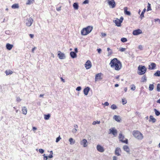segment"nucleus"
<instances>
[{
    "mask_svg": "<svg viewBox=\"0 0 160 160\" xmlns=\"http://www.w3.org/2000/svg\"><path fill=\"white\" fill-rule=\"evenodd\" d=\"M110 64L111 68H114L116 70H119L122 68L121 62L116 58H114L112 60Z\"/></svg>",
    "mask_w": 160,
    "mask_h": 160,
    "instance_id": "f257e3e1",
    "label": "nucleus"
},
{
    "mask_svg": "<svg viewBox=\"0 0 160 160\" xmlns=\"http://www.w3.org/2000/svg\"><path fill=\"white\" fill-rule=\"evenodd\" d=\"M93 28L91 26H88L83 28L81 31V34L83 35H86L90 33L92 29Z\"/></svg>",
    "mask_w": 160,
    "mask_h": 160,
    "instance_id": "f03ea898",
    "label": "nucleus"
},
{
    "mask_svg": "<svg viewBox=\"0 0 160 160\" xmlns=\"http://www.w3.org/2000/svg\"><path fill=\"white\" fill-rule=\"evenodd\" d=\"M132 135L137 139L141 140L143 138L142 134L139 131L135 130L132 132Z\"/></svg>",
    "mask_w": 160,
    "mask_h": 160,
    "instance_id": "7ed1b4c3",
    "label": "nucleus"
},
{
    "mask_svg": "<svg viewBox=\"0 0 160 160\" xmlns=\"http://www.w3.org/2000/svg\"><path fill=\"white\" fill-rule=\"evenodd\" d=\"M138 70L139 71L138 73L139 75H142L145 73L146 71V68L144 66L140 65L138 67Z\"/></svg>",
    "mask_w": 160,
    "mask_h": 160,
    "instance_id": "20e7f679",
    "label": "nucleus"
},
{
    "mask_svg": "<svg viewBox=\"0 0 160 160\" xmlns=\"http://www.w3.org/2000/svg\"><path fill=\"white\" fill-rule=\"evenodd\" d=\"M33 20L31 18H27L25 20V22L27 26L30 27L31 26Z\"/></svg>",
    "mask_w": 160,
    "mask_h": 160,
    "instance_id": "39448f33",
    "label": "nucleus"
},
{
    "mask_svg": "<svg viewBox=\"0 0 160 160\" xmlns=\"http://www.w3.org/2000/svg\"><path fill=\"white\" fill-rule=\"evenodd\" d=\"M107 3L110 8H114L116 6V3L114 0H107Z\"/></svg>",
    "mask_w": 160,
    "mask_h": 160,
    "instance_id": "423d86ee",
    "label": "nucleus"
},
{
    "mask_svg": "<svg viewBox=\"0 0 160 160\" xmlns=\"http://www.w3.org/2000/svg\"><path fill=\"white\" fill-rule=\"evenodd\" d=\"M119 140L122 142L125 143L126 144H127L128 143V139H126L125 140H123L124 138V136L122 135V133H119Z\"/></svg>",
    "mask_w": 160,
    "mask_h": 160,
    "instance_id": "0eeeda50",
    "label": "nucleus"
},
{
    "mask_svg": "<svg viewBox=\"0 0 160 160\" xmlns=\"http://www.w3.org/2000/svg\"><path fill=\"white\" fill-rule=\"evenodd\" d=\"M88 142L87 140L84 139L80 141V144L82 146L84 147H86L88 145Z\"/></svg>",
    "mask_w": 160,
    "mask_h": 160,
    "instance_id": "6e6552de",
    "label": "nucleus"
},
{
    "mask_svg": "<svg viewBox=\"0 0 160 160\" xmlns=\"http://www.w3.org/2000/svg\"><path fill=\"white\" fill-rule=\"evenodd\" d=\"M58 56L60 59H64L66 58L65 54L64 53L61 52L60 51H58Z\"/></svg>",
    "mask_w": 160,
    "mask_h": 160,
    "instance_id": "1a4fd4ad",
    "label": "nucleus"
},
{
    "mask_svg": "<svg viewBox=\"0 0 160 160\" xmlns=\"http://www.w3.org/2000/svg\"><path fill=\"white\" fill-rule=\"evenodd\" d=\"M102 74V73H100L96 75L95 78V82H96L98 80H101L102 79V78L101 77Z\"/></svg>",
    "mask_w": 160,
    "mask_h": 160,
    "instance_id": "9d476101",
    "label": "nucleus"
},
{
    "mask_svg": "<svg viewBox=\"0 0 160 160\" xmlns=\"http://www.w3.org/2000/svg\"><path fill=\"white\" fill-rule=\"evenodd\" d=\"M85 67L86 69H89L90 68L92 64L91 62L89 60H88L86 62L85 64Z\"/></svg>",
    "mask_w": 160,
    "mask_h": 160,
    "instance_id": "9b49d317",
    "label": "nucleus"
},
{
    "mask_svg": "<svg viewBox=\"0 0 160 160\" xmlns=\"http://www.w3.org/2000/svg\"><path fill=\"white\" fill-rule=\"evenodd\" d=\"M97 150L100 152H103L104 151V148L100 145H98L97 146Z\"/></svg>",
    "mask_w": 160,
    "mask_h": 160,
    "instance_id": "f8f14e48",
    "label": "nucleus"
},
{
    "mask_svg": "<svg viewBox=\"0 0 160 160\" xmlns=\"http://www.w3.org/2000/svg\"><path fill=\"white\" fill-rule=\"evenodd\" d=\"M110 133H112L114 136H115L117 133V131L114 128H111L109 129Z\"/></svg>",
    "mask_w": 160,
    "mask_h": 160,
    "instance_id": "ddd939ff",
    "label": "nucleus"
},
{
    "mask_svg": "<svg viewBox=\"0 0 160 160\" xmlns=\"http://www.w3.org/2000/svg\"><path fill=\"white\" fill-rule=\"evenodd\" d=\"M113 22L115 23L116 25L118 27H120L121 26V23L122 22V21H121L118 18H116Z\"/></svg>",
    "mask_w": 160,
    "mask_h": 160,
    "instance_id": "4468645a",
    "label": "nucleus"
},
{
    "mask_svg": "<svg viewBox=\"0 0 160 160\" xmlns=\"http://www.w3.org/2000/svg\"><path fill=\"white\" fill-rule=\"evenodd\" d=\"M156 65L154 63L152 62L148 66V69L149 70H153L155 69Z\"/></svg>",
    "mask_w": 160,
    "mask_h": 160,
    "instance_id": "2eb2a0df",
    "label": "nucleus"
},
{
    "mask_svg": "<svg viewBox=\"0 0 160 160\" xmlns=\"http://www.w3.org/2000/svg\"><path fill=\"white\" fill-rule=\"evenodd\" d=\"M142 32L141 30L138 29L133 31L132 34L134 35H137L139 34H141Z\"/></svg>",
    "mask_w": 160,
    "mask_h": 160,
    "instance_id": "dca6fc26",
    "label": "nucleus"
},
{
    "mask_svg": "<svg viewBox=\"0 0 160 160\" xmlns=\"http://www.w3.org/2000/svg\"><path fill=\"white\" fill-rule=\"evenodd\" d=\"M121 152V150L120 148H117L115 150V154L117 156L120 155V153Z\"/></svg>",
    "mask_w": 160,
    "mask_h": 160,
    "instance_id": "f3484780",
    "label": "nucleus"
},
{
    "mask_svg": "<svg viewBox=\"0 0 160 160\" xmlns=\"http://www.w3.org/2000/svg\"><path fill=\"white\" fill-rule=\"evenodd\" d=\"M113 119L118 122H120L121 119L119 116L114 115L113 116Z\"/></svg>",
    "mask_w": 160,
    "mask_h": 160,
    "instance_id": "a211bd4d",
    "label": "nucleus"
},
{
    "mask_svg": "<svg viewBox=\"0 0 160 160\" xmlns=\"http://www.w3.org/2000/svg\"><path fill=\"white\" fill-rule=\"evenodd\" d=\"M128 8L127 7H125L124 8V13L125 14L128 15V16H130L131 15V12L128 11H127Z\"/></svg>",
    "mask_w": 160,
    "mask_h": 160,
    "instance_id": "6ab92c4d",
    "label": "nucleus"
},
{
    "mask_svg": "<svg viewBox=\"0 0 160 160\" xmlns=\"http://www.w3.org/2000/svg\"><path fill=\"white\" fill-rule=\"evenodd\" d=\"M13 46V45L10 44L9 43H7L6 45V48L9 50H11Z\"/></svg>",
    "mask_w": 160,
    "mask_h": 160,
    "instance_id": "aec40b11",
    "label": "nucleus"
},
{
    "mask_svg": "<svg viewBox=\"0 0 160 160\" xmlns=\"http://www.w3.org/2000/svg\"><path fill=\"white\" fill-rule=\"evenodd\" d=\"M89 90L90 88L88 87H87L84 89L83 92L85 95H87L88 94Z\"/></svg>",
    "mask_w": 160,
    "mask_h": 160,
    "instance_id": "412c9836",
    "label": "nucleus"
},
{
    "mask_svg": "<svg viewBox=\"0 0 160 160\" xmlns=\"http://www.w3.org/2000/svg\"><path fill=\"white\" fill-rule=\"evenodd\" d=\"M123 148L124 150L126 152H127L129 153L130 152V149L129 147L126 145H124L123 147Z\"/></svg>",
    "mask_w": 160,
    "mask_h": 160,
    "instance_id": "4be33fe9",
    "label": "nucleus"
},
{
    "mask_svg": "<svg viewBox=\"0 0 160 160\" xmlns=\"http://www.w3.org/2000/svg\"><path fill=\"white\" fill-rule=\"evenodd\" d=\"M22 113L24 115H26L27 113V109L25 107H23L22 108Z\"/></svg>",
    "mask_w": 160,
    "mask_h": 160,
    "instance_id": "5701e85b",
    "label": "nucleus"
},
{
    "mask_svg": "<svg viewBox=\"0 0 160 160\" xmlns=\"http://www.w3.org/2000/svg\"><path fill=\"white\" fill-rule=\"evenodd\" d=\"M70 55L73 58H76L77 56V54L74 52H70Z\"/></svg>",
    "mask_w": 160,
    "mask_h": 160,
    "instance_id": "b1692460",
    "label": "nucleus"
},
{
    "mask_svg": "<svg viewBox=\"0 0 160 160\" xmlns=\"http://www.w3.org/2000/svg\"><path fill=\"white\" fill-rule=\"evenodd\" d=\"M73 6L75 10H78V9L79 6L77 3H74L73 4Z\"/></svg>",
    "mask_w": 160,
    "mask_h": 160,
    "instance_id": "393cba45",
    "label": "nucleus"
},
{
    "mask_svg": "<svg viewBox=\"0 0 160 160\" xmlns=\"http://www.w3.org/2000/svg\"><path fill=\"white\" fill-rule=\"evenodd\" d=\"M152 121V122L154 123L156 122V120L154 118L153 116L151 115L150 116L149 121Z\"/></svg>",
    "mask_w": 160,
    "mask_h": 160,
    "instance_id": "a878e982",
    "label": "nucleus"
},
{
    "mask_svg": "<svg viewBox=\"0 0 160 160\" xmlns=\"http://www.w3.org/2000/svg\"><path fill=\"white\" fill-rule=\"evenodd\" d=\"M69 141L70 142V144L71 145L73 144L75 142V140H74L72 138H69Z\"/></svg>",
    "mask_w": 160,
    "mask_h": 160,
    "instance_id": "bb28decb",
    "label": "nucleus"
},
{
    "mask_svg": "<svg viewBox=\"0 0 160 160\" xmlns=\"http://www.w3.org/2000/svg\"><path fill=\"white\" fill-rule=\"evenodd\" d=\"M146 11V9L144 8L140 16L141 19H142L144 17V14Z\"/></svg>",
    "mask_w": 160,
    "mask_h": 160,
    "instance_id": "cd10ccee",
    "label": "nucleus"
},
{
    "mask_svg": "<svg viewBox=\"0 0 160 160\" xmlns=\"http://www.w3.org/2000/svg\"><path fill=\"white\" fill-rule=\"evenodd\" d=\"M5 72L7 75H9V74H11L12 73V71L10 70H6Z\"/></svg>",
    "mask_w": 160,
    "mask_h": 160,
    "instance_id": "c85d7f7f",
    "label": "nucleus"
},
{
    "mask_svg": "<svg viewBox=\"0 0 160 160\" xmlns=\"http://www.w3.org/2000/svg\"><path fill=\"white\" fill-rule=\"evenodd\" d=\"M154 85L153 84H150L149 85V89L150 91H152L153 89Z\"/></svg>",
    "mask_w": 160,
    "mask_h": 160,
    "instance_id": "c756f323",
    "label": "nucleus"
},
{
    "mask_svg": "<svg viewBox=\"0 0 160 160\" xmlns=\"http://www.w3.org/2000/svg\"><path fill=\"white\" fill-rule=\"evenodd\" d=\"M50 117V115L49 114H48V115H44V119L46 120H48L49 119Z\"/></svg>",
    "mask_w": 160,
    "mask_h": 160,
    "instance_id": "7c9ffc66",
    "label": "nucleus"
},
{
    "mask_svg": "<svg viewBox=\"0 0 160 160\" xmlns=\"http://www.w3.org/2000/svg\"><path fill=\"white\" fill-rule=\"evenodd\" d=\"M154 110L156 116H158L160 115V112L158 111L156 109H154Z\"/></svg>",
    "mask_w": 160,
    "mask_h": 160,
    "instance_id": "2f4dec72",
    "label": "nucleus"
},
{
    "mask_svg": "<svg viewBox=\"0 0 160 160\" xmlns=\"http://www.w3.org/2000/svg\"><path fill=\"white\" fill-rule=\"evenodd\" d=\"M131 89L132 91H134L136 89V87L135 85L132 84L130 86Z\"/></svg>",
    "mask_w": 160,
    "mask_h": 160,
    "instance_id": "473e14b6",
    "label": "nucleus"
},
{
    "mask_svg": "<svg viewBox=\"0 0 160 160\" xmlns=\"http://www.w3.org/2000/svg\"><path fill=\"white\" fill-rule=\"evenodd\" d=\"M154 75L156 76H160V71L158 70L154 74Z\"/></svg>",
    "mask_w": 160,
    "mask_h": 160,
    "instance_id": "72a5a7b5",
    "label": "nucleus"
},
{
    "mask_svg": "<svg viewBox=\"0 0 160 160\" xmlns=\"http://www.w3.org/2000/svg\"><path fill=\"white\" fill-rule=\"evenodd\" d=\"M147 80V78L145 76H143L141 79L142 82H146Z\"/></svg>",
    "mask_w": 160,
    "mask_h": 160,
    "instance_id": "f704fd0d",
    "label": "nucleus"
},
{
    "mask_svg": "<svg viewBox=\"0 0 160 160\" xmlns=\"http://www.w3.org/2000/svg\"><path fill=\"white\" fill-rule=\"evenodd\" d=\"M12 8H19V6L18 4H14L12 6Z\"/></svg>",
    "mask_w": 160,
    "mask_h": 160,
    "instance_id": "c9c22d12",
    "label": "nucleus"
},
{
    "mask_svg": "<svg viewBox=\"0 0 160 160\" xmlns=\"http://www.w3.org/2000/svg\"><path fill=\"white\" fill-rule=\"evenodd\" d=\"M34 2V0H28V2H27V5H29L33 3Z\"/></svg>",
    "mask_w": 160,
    "mask_h": 160,
    "instance_id": "e433bc0d",
    "label": "nucleus"
},
{
    "mask_svg": "<svg viewBox=\"0 0 160 160\" xmlns=\"http://www.w3.org/2000/svg\"><path fill=\"white\" fill-rule=\"evenodd\" d=\"M107 50L108 52V55H110L112 54V51L109 48H107Z\"/></svg>",
    "mask_w": 160,
    "mask_h": 160,
    "instance_id": "4c0bfd02",
    "label": "nucleus"
},
{
    "mask_svg": "<svg viewBox=\"0 0 160 160\" xmlns=\"http://www.w3.org/2000/svg\"><path fill=\"white\" fill-rule=\"evenodd\" d=\"M150 5H151L149 3H148V6H147V11H148L151 10V9L150 7Z\"/></svg>",
    "mask_w": 160,
    "mask_h": 160,
    "instance_id": "58836bf2",
    "label": "nucleus"
},
{
    "mask_svg": "<svg viewBox=\"0 0 160 160\" xmlns=\"http://www.w3.org/2000/svg\"><path fill=\"white\" fill-rule=\"evenodd\" d=\"M121 41L123 42H126L127 41V39L126 38H121Z\"/></svg>",
    "mask_w": 160,
    "mask_h": 160,
    "instance_id": "ea45409f",
    "label": "nucleus"
},
{
    "mask_svg": "<svg viewBox=\"0 0 160 160\" xmlns=\"http://www.w3.org/2000/svg\"><path fill=\"white\" fill-rule=\"evenodd\" d=\"M157 90L158 92H160V84H157Z\"/></svg>",
    "mask_w": 160,
    "mask_h": 160,
    "instance_id": "a19ab883",
    "label": "nucleus"
},
{
    "mask_svg": "<svg viewBox=\"0 0 160 160\" xmlns=\"http://www.w3.org/2000/svg\"><path fill=\"white\" fill-rule=\"evenodd\" d=\"M111 109H115L117 108V107L116 105L114 104H113L111 105Z\"/></svg>",
    "mask_w": 160,
    "mask_h": 160,
    "instance_id": "79ce46f5",
    "label": "nucleus"
},
{
    "mask_svg": "<svg viewBox=\"0 0 160 160\" xmlns=\"http://www.w3.org/2000/svg\"><path fill=\"white\" fill-rule=\"evenodd\" d=\"M61 139V138L60 137V136H59L56 139V142H58Z\"/></svg>",
    "mask_w": 160,
    "mask_h": 160,
    "instance_id": "37998d69",
    "label": "nucleus"
},
{
    "mask_svg": "<svg viewBox=\"0 0 160 160\" xmlns=\"http://www.w3.org/2000/svg\"><path fill=\"white\" fill-rule=\"evenodd\" d=\"M77 131V130L76 128H74V129H72V132L73 133H76Z\"/></svg>",
    "mask_w": 160,
    "mask_h": 160,
    "instance_id": "c03bdc74",
    "label": "nucleus"
},
{
    "mask_svg": "<svg viewBox=\"0 0 160 160\" xmlns=\"http://www.w3.org/2000/svg\"><path fill=\"white\" fill-rule=\"evenodd\" d=\"M122 102L123 104H124L127 103V100L125 99H122Z\"/></svg>",
    "mask_w": 160,
    "mask_h": 160,
    "instance_id": "a18cd8bd",
    "label": "nucleus"
},
{
    "mask_svg": "<svg viewBox=\"0 0 160 160\" xmlns=\"http://www.w3.org/2000/svg\"><path fill=\"white\" fill-rule=\"evenodd\" d=\"M100 121H94L92 123L93 125H95L96 124H99L100 123Z\"/></svg>",
    "mask_w": 160,
    "mask_h": 160,
    "instance_id": "49530a36",
    "label": "nucleus"
},
{
    "mask_svg": "<svg viewBox=\"0 0 160 160\" xmlns=\"http://www.w3.org/2000/svg\"><path fill=\"white\" fill-rule=\"evenodd\" d=\"M126 50V48H119V50L121 52H124Z\"/></svg>",
    "mask_w": 160,
    "mask_h": 160,
    "instance_id": "de8ad7c7",
    "label": "nucleus"
},
{
    "mask_svg": "<svg viewBox=\"0 0 160 160\" xmlns=\"http://www.w3.org/2000/svg\"><path fill=\"white\" fill-rule=\"evenodd\" d=\"M39 152L42 154L44 152V150L42 149H39Z\"/></svg>",
    "mask_w": 160,
    "mask_h": 160,
    "instance_id": "09e8293b",
    "label": "nucleus"
},
{
    "mask_svg": "<svg viewBox=\"0 0 160 160\" xmlns=\"http://www.w3.org/2000/svg\"><path fill=\"white\" fill-rule=\"evenodd\" d=\"M81 87H78L76 89V90L78 91H80L81 90Z\"/></svg>",
    "mask_w": 160,
    "mask_h": 160,
    "instance_id": "8fccbe9b",
    "label": "nucleus"
},
{
    "mask_svg": "<svg viewBox=\"0 0 160 160\" xmlns=\"http://www.w3.org/2000/svg\"><path fill=\"white\" fill-rule=\"evenodd\" d=\"M88 3V0H85V1H84L83 2V4H86Z\"/></svg>",
    "mask_w": 160,
    "mask_h": 160,
    "instance_id": "3c124183",
    "label": "nucleus"
},
{
    "mask_svg": "<svg viewBox=\"0 0 160 160\" xmlns=\"http://www.w3.org/2000/svg\"><path fill=\"white\" fill-rule=\"evenodd\" d=\"M37 48L36 47H34L33 48L32 50V53L34 52V51Z\"/></svg>",
    "mask_w": 160,
    "mask_h": 160,
    "instance_id": "603ef678",
    "label": "nucleus"
},
{
    "mask_svg": "<svg viewBox=\"0 0 160 160\" xmlns=\"http://www.w3.org/2000/svg\"><path fill=\"white\" fill-rule=\"evenodd\" d=\"M16 100L17 102H20L21 100L19 97H17Z\"/></svg>",
    "mask_w": 160,
    "mask_h": 160,
    "instance_id": "864d4df0",
    "label": "nucleus"
},
{
    "mask_svg": "<svg viewBox=\"0 0 160 160\" xmlns=\"http://www.w3.org/2000/svg\"><path fill=\"white\" fill-rule=\"evenodd\" d=\"M138 49H140V50H142V45H140L138 46Z\"/></svg>",
    "mask_w": 160,
    "mask_h": 160,
    "instance_id": "5fc2aeb1",
    "label": "nucleus"
},
{
    "mask_svg": "<svg viewBox=\"0 0 160 160\" xmlns=\"http://www.w3.org/2000/svg\"><path fill=\"white\" fill-rule=\"evenodd\" d=\"M61 7H58V8H56V10L57 11H60L61 10Z\"/></svg>",
    "mask_w": 160,
    "mask_h": 160,
    "instance_id": "6e6d98bb",
    "label": "nucleus"
},
{
    "mask_svg": "<svg viewBox=\"0 0 160 160\" xmlns=\"http://www.w3.org/2000/svg\"><path fill=\"white\" fill-rule=\"evenodd\" d=\"M104 105L105 106H108L109 105V104L108 102H105L104 104Z\"/></svg>",
    "mask_w": 160,
    "mask_h": 160,
    "instance_id": "4d7b16f0",
    "label": "nucleus"
},
{
    "mask_svg": "<svg viewBox=\"0 0 160 160\" xmlns=\"http://www.w3.org/2000/svg\"><path fill=\"white\" fill-rule=\"evenodd\" d=\"M101 35L102 36V37H104L106 36V34L105 33H102Z\"/></svg>",
    "mask_w": 160,
    "mask_h": 160,
    "instance_id": "13d9d810",
    "label": "nucleus"
},
{
    "mask_svg": "<svg viewBox=\"0 0 160 160\" xmlns=\"http://www.w3.org/2000/svg\"><path fill=\"white\" fill-rule=\"evenodd\" d=\"M117 158L116 156H114L113 157V160H117Z\"/></svg>",
    "mask_w": 160,
    "mask_h": 160,
    "instance_id": "bf43d9fd",
    "label": "nucleus"
},
{
    "mask_svg": "<svg viewBox=\"0 0 160 160\" xmlns=\"http://www.w3.org/2000/svg\"><path fill=\"white\" fill-rule=\"evenodd\" d=\"M98 52V53H100L101 51V49L100 48H99L97 49Z\"/></svg>",
    "mask_w": 160,
    "mask_h": 160,
    "instance_id": "052dcab7",
    "label": "nucleus"
},
{
    "mask_svg": "<svg viewBox=\"0 0 160 160\" xmlns=\"http://www.w3.org/2000/svg\"><path fill=\"white\" fill-rule=\"evenodd\" d=\"M159 21V23H160V19H158V18H157V19H155L154 20V21H155V22H157V21Z\"/></svg>",
    "mask_w": 160,
    "mask_h": 160,
    "instance_id": "680f3d73",
    "label": "nucleus"
},
{
    "mask_svg": "<svg viewBox=\"0 0 160 160\" xmlns=\"http://www.w3.org/2000/svg\"><path fill=\"white\" fill-rule=\"evenodd\" d=\"M29 36L30 37V38H33V37H34V35L32 34H30Z\"/></svg>",
    "mask_w": 160,
    "mask_h": 160,
    "instance_id": "e2e57ef3",
    "label": "nucleus"
},
{
    "mask_svg": "<svg viewBox=\"0 0 160 160\" xmlns=\"http://www.w3.org/2000/svg\"><path fill=\"white\" fill-rule=\"evenodd\" d=\"M53 157L52 154H50L48 156V158H52Z\"/></svg>",
    "mask_w": 160,
    "mask_h": 160,
    "instance_id": "0e129e2a",
    "label": "nucleus"
},
{
    "mask_svg": "<svg viewBox=\"0 0 160 160\" xmlns=\"http://www.w3.org/2000/svg\"><path fill=\"white\" fill-rule=\"evenodd\" d=\"M51 57H52V58H54V55L52 53H51Z\"/></svg>",
    "mask_w": 160,
    "mask_h": 160,
    "instance_id": "69168bd1",
    "label": "nucleus"
},
{
    "mask_svg": "<svg viewBox=\"0 0 160 160\" xmlns=\"http://www.w3.org/2000/svg\"><path fill=\"white\" fill-rule=\"evenodd\" d=\"M74 50H75V53H77L78 52V49L77 48H75V49H74Z\"/></svg>",
    "mask_w": 160,
    "mask_h": 160,
    "instance_id": "338daca9",
    "label": "nucleus"
},
{
    "mask_svg": "<svg viewBox=\"0 0 160 160\" xmlns=\"http://www.w3.org/2000/svg\"><path fill=\"white\" fill-rule=\"evenodd\" d=\"M44 159V160H47L48 159V157L46 156H45L43 158Z\"/></svg>",
    "mask_w": 160,
    "mask_h": 160,
    "instance_id": "774afa93",
    "label": "nucleus"
}]
</instances>
